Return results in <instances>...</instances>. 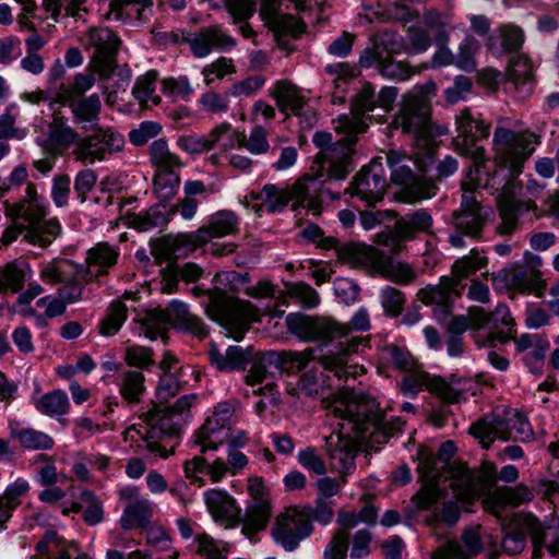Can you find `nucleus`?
Masks as SVG:
<instances>
[{
    "mask_svg": "<svg viewBox=\"0 0 559 559\" xmlns=\"http://www.w3.org/2000/svg\"><path fill=\"white\" fill-rule=\"evenodd\" d=\"M436 93V84L427 82L404 94L394 116L392 128L409 134L415 140L414 156L391 151L386 160L391 168L393 182L402 186L400 200L416 203L436 194V185L424 175L433 163L436 138L448 133L444 126H435L430 118V99Z\"/></svg>",
    "mask_w": 559,
    "mask_h": 559,
    "instance_id": "f257e3e1",
    "label": "nucleus"
},
{
    "mask_svg": "<svg viewBox=\"0 0 559 559\" xmlns=\"http://www.w3.org/2000/svg\"><path fill=\"white\" fill-rule=\"evenodd\" d=\"M328 407L342 423L337 433L325 438L326 452L332 468L342 475V483H345V476L355 466L359 443L368 435L377 432H382L385 437L393 436L403 423L400 419L388 423L378 413L374 400L348 390L342 391Z\"/></svg>",
    "mask_w": 559,
    "mask_h": 559,
    "instance_id": "f03ea898",
    "label": "nucleus"
},
{
    "mask_svg": "<svg viewBox=\"0 0 559 559\" xmlns=\"http://www.w3.org/2000/svg\"><path fill=\"white\" fill-rule=\"evenodd\" d=\"M455 453V445L451 441L441 444L438 456L424 448L417 454L419 478L421 488L414 497L419 509H427L439 497V483L442 478L451 480L453 498L462 502H472L488 490L496 481V468L485 463L479 471L468 469L464 464H450Z\"/></svg>",
    "mask_w": 559,
    "mask_h": 559,
    "instance_id": "7ed1b4c3",
    "label": "nucleus"
},
{
    "mask_svg": "<svg viewBox=\"0 0 559 559\" xmlns=\"http://www.w3.org/2000/svg\"><path fill=\"white\" fill-rule=\"evenodd\" d=\"M493 160L497 173L507 170L508 181L500 193L498 204L501 216L499 231L511 234L516 226V210L520 202L516 195L522 187L515 181L523 170L525 160L533 154L537 138L531 132H514L510 129L498 127L493 133Z\"/></svg>",
    "mask_w": 559,
    "mask_h": 559,
    "instance_id": "20e7f679",
    "label": "nucleus"
},
{
    "mask_svg": "<svg viewBox=\"0 0 559 559\" xmlns=\"http://www.w3.org/2000/svg\"><path fill=\"white\" fill-rule=\"evenodd\" d=\"M195 401V394H187L179 397L171 407L148 411L140 416L139 423L126 429L124 440L138 449H145L163 459L168 457L174 453L175 438L179 433L174 416L188 413Z\"/></svg>",
    "mask_w": 559,
    "mask_h": 559,
    "instance_id": "39448f33",
    "label": "nucleus"
},
{
    "mask_svg": "<svg viewBox=\"0 0 559 559\" xmlns=\"http://www.w3.org/2000/svg\"><path fill=\"white\" fill-rule=\"evenodd\" d=\"M7 214L13 222L1 239L5 246L22 235L28 243L46 247L56 239L61 229L57 219H45L47 214L45 200L37 194L32 183L27 185L22 201L8 206Z\"/></svg>",
    "mask_w": 559,
    "mask_h": 559,
    "instance_id": "423d86ee",
    "label": "nucleus"
},
{
    "mask_svg": "<svg viewBox=\"0 0 559 559\" xmlns=\"http://www.w3.org/2000/svg\"><path fill=\"white\" fill-rule=\"evenodd\" d=\"M526 535L531 536L533 559H540L546 549L551 556L559 551V531L544 527L531 513L514 514L512 521L503 527L501 546L507 555L515 556L526 547Z\"/></svg>",
    "mask_w": 559,
    "mask_h": 559,
    "instance_id": "0eeeda50",
    "label": "nucleus"
},
{
    "mask_svg": "<svg viewBox=\"0 0 559 559\" xmlns=\"http://www.w3.org/2000/svg\"><path fill=\"white\" fill-rule=\"evenodd\" d=\"M318 186L317 179L310 176H305L287 187L267 183L259 194L251 195L252 200H260V204L253 205V211L259 215L264 211L277 213L292 203L293 210L302 207L318 215L321 209Z\"/></svg>",
    "mask_w": 559,
    "mask_h": 559,
    "instance_id": "6e6552de",
    "label": "nucleus"
},
{
    "mask_svg": "<svg viewBox=\"0 0 559 559\" xmlns=\"http://www.w3.org/2000/svg\"><path fill=\"white\" fill-rule=\"evenodd\" d=\"M288 330L306 341H332L346 336L350 331H367L370 328L369 313L358 309L348 324H341L331 318L308 317L290 313L286 318Z\"/></svg>",
    "mask_w": 559,
    "mask_h": 559,
    "instance_id": "1a4fd4ad",
    "label": "nucleus"
},
{
    "mask_svg": "<svg viewBox=\"0 0 559 559\" xmlns=\"http://www.w3.org/2000/svg\"><path fill=\"white\" fill-rule=\"evenodd\" d=\"M206 313L222 325L228 336L239 341L251 322L259 321L258 309L249 301L227 296L223 290L209 292Z\"/></svg>",
    "mask_w": 559,
    "mask_h": 559,
    "instance_id": "9d476101",
    "label": "nucleus"
},
{
    "mask_svg": "<svg viewBox=\"0 0 559 559\" xmlns=\"http://www.w3.org/2000/svg\"><path fill=\"white\" fill-rule=\"evenodd\" d=\"M469 432L479 440L483 448H489L493 440L527 441L533 436V430L527 419L514 412L508 413L506 417L487 415L473 424Z\"/></svg>",
    "mask_w": 559,
    "mask_h": 559,
    "instance_id": "9b49d317",
    "label": "nucleus"
},
{
    "mask_svg": "<svg viewBox=\"0 0 559 559\" xmlns=\"http://www.w3.org/2000/svg\"><path fill=\"white\" fill-rule=\"evenodd\" d=\"M170 325L188 331L199 338L207 334L202 320L192 314L185 304L176 300L171 301L167 308L147 311L143 319L144 334L151 340L162 336Z\"/></svg>",
    "mask_w": 559,
    "mask_h": 559,
    "instance_id": "f8f14e48",
    "label": "nucleus"
},
{
    "mask_svg": "<svg viewBox=\"0 0 559 559\" xmlns=\"http://www.w3.org/2000/svg\"><path fill=\"white\" fill-rule=\"evenodd\" d=\"M249 464L248 457L234 448H228L227 457L194 456L185 462V475L191 483L200 487L204 485L201 474L209 477L212 483H221L227 475L235 476L241 473Z\"/></svg>",
    "mask_w": 559,
    "mask_h": 559,
    "instance_id": "ddd939ff",
    "label": "nucleus"
},
{
    "mask_svg": "<svg viewBox=\"0 0 559 559\" xmlns=\"http://www.w3.org/2000/svg\"><path fill=\"white\" fill-rule=\"evenodd\" d=\"M334 129L338 133H344V136L334 144H331L330 133L317 132L313 135V143L320 148L316 160L322 168L326 166L331 178L344 179L350 171L349 155L357 133L349 130H337L336 120Z\"/></svg>",
    "mask_w": 559,
    "mask_h": 559,
    "instance_id": "4468645a",
    "label": "nucleus"
},
{
    "mask_svg": "<svg viewBox=\"0 0 559 559\" xmlns=\"http://www.w3.org/2000/svg\"><path fill=\"white\" fill-rule=\"evenodd\" d=\"M126 141L121 133L110 127H94L91 133L81 138L72 151L76 162L94 165L121 152Z\"/></svg>",
    "mask_w": 559,
    "mask_h": 559,
    "instance_id": "2eb2a0df",
    "label": "nucleus"
},
{
    "mask_svg": "<svg viewBox=\"0 0 559 559\" xmlns=\"http://www.w3.org/2000/svg\"><path fill=\"white\" fill-rule=\"evenodd\" d=\"M86 50H93L88 69L103 78L109 76L116 67V53L120 40L108 27H91L80 37Z\"/></svg>",
    "mask_w": 559,
    "mask_h": 559,
    "instance_id": "dca6fc26",
    "label": "nucleus"
},
{
    "mask_svg": "<svg viewBox=\"0 0 559 559\" xmlns=\"http://www.w3.org/2000/svg\"><path fill=\"white\" fill-rule=\"evenodd\" d=\"M457 135L453 139V147L459 154L472 158L475 163V173L478 165L486 160L485 150L477 145V141L489 135L490 124L474 117L468 108L462 109L455 117Z\"/></svg>",
    "mask_w": 559,
    "mask_h": 559,
    "instance_id": "f3484780",
    "label": "nucleus"
},
{
    "mask_svg": "<svg viewBox=\"0 0 559 559\" xmlns=\"http://www.w3.org/2000/svg\"><path fill=\"white\" fill-rule=\"evenodd\" d=\"M311 532L312 524L308 513L295 507L287 508L281 513L272 528L275 543L286 551L295 550Z\"/></svg>",
    "mask_w": 559,
    "mask_h": 559,
    "instance_id": "a211bd4d",
    "label": "nucleus"
},
{
    "mask_svg": "<svg viewBox=\"0 0 559 559\" xmlns=\"http://www.w3.org/2000/svg\"><path fill=\"white\" fill-rule=\"evenodd\" d=\"M234 420V408L229 403H221L211 417L195 432V443L201 452L216 450L230 439V427Z\"/></svg>",
    "mask_w": 559,
    "mask_h": 559,
    "instance_id": "6ab92c4d",
    "label": "nucleus"
},
{
    "mask_svg": "<svg viewBox=\"0 0 559 559\" xmlns=\"http://www.w3.org/2000/svg\"><path fill=\"white\" fill-rule=\"evenodd\" d=\"M238 216L228 210H223L211 215L207 225L200 227L194 233L181 234L177 242L195 250L210 242L213 238H221L238 231Z\"/></svg>",
    "mask_w": 559,
    "mask_h": 559,
    "instance_id": "aec40b11",
    "label": "nucleus"
},
{
    "mask_svg": "<svg viewBox=\"0 0 559 559\" xmlns=\"http://www.w3.org/2000/svg\"><path fill=\"white\" fill-rule=\"evenodd\" d=\"M368 346L369 338L361 336L352 337L345 342H341L334 352L323 356L321 364L338 379L356 378L365 372V368L357 364L350 365L349 357L353 354H358Z\"/></svg>",
    "mask_w": 559,
    "mask_h": 559,
    "instance_id": "412c9836",
    "label": "nucleus"
},
{
    "mask_svg": "<svg viewBox=\"0 0 559 559\" xmlns=\"http://www.w3.org/2000/svg\"><path fill=\"white\" fill-rule=\"evenodd\" d=\"M401 390L406 395H416L423 389L440 397L444 403H456L462 395L461 391L447 383L439 377H430L427 372L417 368L406 371Z\"/></svg>",
    "mask_w": 559,
    "mask_h": 559,
    "instance_id": "4be33fe9",
    "label": "nucleus"
},
{
    "mask_svg": "<svg viewBox=\"0 0 559 559\" xmlns=\"http://www.w3.org/2000/svg\"><path fill=\"white\" fill-rule=\"evenodd\" d=\"M377 106L374 87L365 83L356 95L350 112L341 115L336 119L337 130H349L350 132H365L372 116L369 115Z\"/></svg>",
    "mask_w": 559,
    "mask_h": 559,
    "instance_id": "5701e85b",
    "label": "nucleus"
},
{
    "mask_svg": "<svg viewBox=\"0 0 559 559\" xmlns=\"http://www.w3.org/2000/svg\"><path fill=\"white\" fill-rule=\"evenodd\" d=\"M386 188L384 169L382 164L372 160L367 167H364L355 177L352 185L353 195L358 197L368 205H373L381 201Z\"/></svg>",
    "mask_w": 559,
    "mask_h": 559,
    "instance_id": "b1692460",
    "label": "nucleus"
},
{
    "mask_svg": "<svg viewBox=\"0 0 559 559\" xmlns=\"http://www.w3.org/2000/svg\"><path fill=\"white\" fill-rule=\"evenodd\" d=\"M540 263V258H537L533 266L513 265L502 270L498 276L506 282L509 288L521 294H534L540 298L544 296L546 287L540 271L536 269Z\"/></svg>",
    "mask_w": 559,
    "mask_h": 559,
    "instance_id": "393cba45",
    "label": "nucleus"
},
{
    "mask_svg": "<svg viewBox=\"0 0 559 559\" xmlns=\"http://www.w3.org/2000/svg\"><path fill=\"white\" fill-rule=\"evenodd\" d=\"M120 251L108 242H98L86 254V267H76V278L83 282H92L106 275L117 264Z\"/></svg>",
    "mask_w": 559,
    "mask_h": 559,
    "instance_id": "a878e982",
    "label": "nucleus"
},
{
    "mask_svg": "<svg viewBox=\"0 0 559 559\" xmlns=\"http://www.w3.org/2000/svg\"><path fill=\"white\" fill-rule=\"evenodd\" d=\"M461 540L465 548L464 550L459 543L450 542L436 550L432 559H471L479 555L486 544L489 546L495 545L490 535L483 536L479 526L466 528L461 536Z\"/></svg>",
    "mask_w": 559,
    "mask_h": 559,
    "instance_id": "bb28decb",
    "label": "nucleus"
},
{
    "mask_svg": "<svg viewBox=\"0 0 559 559\" xmlns=\"http://www.w3.org/2000/svg\"><path fill=\"white\" fill-rule=\"evenodd\" d=\"M472 174L473 170L468 174L469 179L462 183V204L460 212L454 215V225L462 234L474 237L480 231L483 216L473 192L476 185L473 182Z\"/></svg>",
    "mask_w": 559,
    "mask_h": 559,
    "instance_id": "cd10ccee",
    "label": "nucleus"
},
{
    "mask_svg": "<svg viewBox=\"0 0 559 559\" xmlns=\"http://www.w3.org/2000/svg\"><path fill=\"white\" fill-rule=\"evenodd\" d=\"M533 491L525 485L501 487L490 492L484 500L486 511L501 519L507 508H515L533 499Z\"/></svg>",
    "mask_w": 559,
    "mask_h": 559,
    "instance_id": "c85d7f7f",
    "label": "nucleus"
},
{
    "mask_svg": "<svg viewBox=\"0 0 559 559\" xmlns=\"http://www.w3.org/2000/svg\"><path fill=\"white\" fill-rule=\"evenodd\" d=\"M120 497L127 500V506L120 519L126 530L147 524L153 515V504L150 500L139 496L135 487H126L120 490Z\"/></svg>",
    "mask_w": 559,
    "mask_h": 559,
    "instance_id": "c756f323",
    "label": "nucleus"
},
{
    "mask_svg": "<svg viewBox=\"0 0 559 559\" xmlns=\"http://www.w3.org/2000/svg\"><path fill=\"white\" fill-rule=\"evenodd\" d=\"M206 508L216 522L234 526L240 522V508L236 500L225 490L210 489L203 495Z\"/></svg>",
    "mask_w": 559,
    "mask_h": 559,
    "instance_id": "7c9ffc66",
    "label": "nucleus"
},
{
    "mask_svg": "<svg viewBox=\"0 0 559 559\" xmlns=\"http://www.w3.org/2000/svg\"><path fill=\"white\" fill-rule=\"evenodd\" d=\"M260 16L276 34L298 36L305 31V23L293 15L280 12V0H262Z\"/></svg>",
    "mask_w": 559,
    "mask_h": 559,
    "instance_id": "2f4dec72",
    "label": "nucleus"
},
{
    "mask_svg": "<svg viewBox=\"0 0 559 559\" xmlns=\"http://www.w3.org/2000/svg\"><path fill=\"white\" fill-rule=\"evenodd\" d=\"M187 41L197 58L209 56L213 48L226 49L235 46L234 38L218 26L203 28L199 33L192 34Z\"/></svg>",
    "mask_w": 559,
    "mask_h": 559,
    "instance_id": "473e14b6",
    "label": "nucleus"
},
{
    "mask_svg": "<svg viewBox=\"0 0 559 559\" xmlns=\"http://www.w3.org/2000/svg\"><path fill=\"white\" fill-rule=\"evenodd\" d=\"M66 105L70 107L74 122L82 130L100 127L98 120L102 110V102L97 94L67 102Z\"/></svg>",
    "mask_w": 559,
    "mask_h": 559,
    "instance_id": "72a5a7b5",
    "label": "nucleus"
},
{
    "mask_svg": "<svg viewBox=\"0 0 559 559\" xmlns=\"http://www.w3.org/2000/svg\"><path fill=\"white\" fill-rule=\"evenodd\" d=\"M210 359L219 371L229 372L245 370L252 361V354L249 349H245L241 346H229L224 353L212 346Z\"/></svg>",
    "mask_w": 559,
    "mask_h": 559,
    "instance_id": "f704fd0d",
    "label": "nucleus"
},
{
    "mask_svg": "<svg viewBox=\"0 0 559 559\" xmlns=\"http://www.w3.org/2000/svg\"><path fill=\"white\" fill-rule=\"evenodd\" d=\"M252 366L249 373L246 376V383L248 385H255L263 381L273 380L282 374V359L281 355L269 352L262 354L259 358H252Z\"/></svg>",
    "mask_w": 559,
    "mask_h": 559,
    "instance_id": "c9c22d12",
    "label": "nucleus"
},
{
    "mask_svg": "<svg viewBox=\"0 0 559 559\" xmlns=\"http://www.w3.org/2000/svg\"><path fill=\"white\" fill-rule=\"evenodd\" d=\"M207 2L213 9H225L234 23H241L239 31L245 38L253 36L252 27L248 23H242L255 11V3L252 0H207Z\"/></svg>",
    "mask_w": 559,
    "mask_h": 559,
    "instance_id": "e433bc0d",
    "label": "nucleus"
},
{
    "mask_svg": "<svg viewBox=\"0 0 559 559\" xmlns=\"http://www.w3.org/2000/svg\"><path fill=\"white\" fill-rule=\"evenodd\" d=\"M271 95L275 98L282 111H292L294 115H301L306 106L305 96L287 80H280L274 84Z\"/></svg>",
    "mask_w": 559,
    "mask_h": 559,
    "instance_id": "4c0bfd02",
    "label": "nucleus"
},
{
    "mask_svg": "<svg viewBox=\"0 0 559 559\" xmlns=\"http://www.w3.org/2000/svg\"><path fill=\"white\" fill-rule=\"evenodd\" d=\"M29 488V483L23 478H17L7 486L4 492L0 496V530L7 527L13 511L21 504L22 498L28 493Z\"/></svg>",
    "mask_w": 559,
    "mask_h": 559,
    "instance_id": "58836bf2",
    "label": "nucleus"
},
{
    "mask_svg": "<svg viewBox=\"0 0 559 559\" xmlns=\"http://www.w3.org/2000/svg\"><path fill=\"white\" fill-rule=\"evenodd\" d=\"M454 280L442 276L438 285L427 286L419 290L418 298L426 305H440L447 307L453 297H460L462 292L456 287Z\"/></svg>",
    "mask_w": 559,
    "mask_h": 559,
    "instance_id": "ea45409f",
    "label": "nucleus"
},
{
    "mask_svg": "<svg viewBox=\"0 0 559 559\" xmlns=\"http://www.w3.org/2000/svg\"><path fill=\"white\" fill-rule=\"evenodd\" d=\"M94 84L95 75L93 73H76L71 84H61L59 86L55 98L50 102V107L56 104L64 106L67 102L83 98L84 94L90 91Z\"/></svg>",
    "mask_w": 559,
    "mask_h": 559,
    "instance_id": "a19ab883",
    "label": "nucleus"
},
{
    "mask_svg": "<svg viewBox=\"0 0 559 559\" xmlns=\"http://www.w3.org/2000/svg\"><path fill=\"white\" fill-rule=\"evenodd\" d=\"M48 139L56 147L68 148L79 142L80 134L68 124V120L60 110L53 111L48 126Z\"/></svg>",
    "mask_w": 559,
    "mask_h": 559,
    "instance_id": "79ce46f5",
    "label": "nucleus"
},
{
    "mask_svg": "<svg viewBox=\"0 0 559 559\" xmlns=\"http://www.w3.org/2000/svg\"><path fill=\"white\" fill-rule=\"evenodd\" d=\"M381 252L370 246L349 245L340 251V258L353 267L372 266L381 263Z\"/></svg>",
    "mask_w": 559,
    "mask_h": 559,
    "instance_id": "37998d69",
    "label": "nucleus"
},
{
    "mask_svg": "<svg viewBox=\"0 0 559 559\" xmlns=\"http://www.w3.org/2000/svg\"><path fill=\"white\" fill-rule=\"evenodd\" d=\"M35 408L49 417H59L68 414L70 402L62 390H53L38 397L33 399Z\"/></svg>",
    "mask_w": 559,
    "mask_h": 559,
    "instance_id": "c03bdc74",
    "label": "nucleus"
},
{
    "mask_svg": "<svg viewBox=\"0 0 559 559\" xmlns=\"http://www.w3.org/2000/svg\"><path fill=\"white\" fill-rule=\"evenodd\" d=\"M119 393L124 401L131 404L139 403L145 393V376L138 370H126L118 382Z\"/></svg>",
    "mask_w": 559,
    "mask_h": 559,
    "instance_id": "a18cd8bd",
    "label": "nucleus"
},
{
    "mask_svg": "<svg viewBox=\"0 0 559 559\" xmlns=\"http://www.w3.org/2000/svg\"><path fill=\"white\" fill-rule=\"evenodd\" d=\"M486 264L487 258L481 257L477 250L473 249L468 255L457 259L453 263L449 278L454 280V284H456V287L462 292L464 289V285L461 284L462 281L483 269Z\"/></svg>",
    "mask_w": 559,
    "mask_h": 559,
    "instance_id": "49530a36",
    "label": "nucleus"
},
{
    "mask_svg": "<svg viewBox=\"0 0 559 559\" xmlns=\"http://www.w3.org/2000/svg\"><path fill=\"white\" fill-rule=\"evenodd\" d=\"M432 226L431 215L418 210L396 221L397 233L406 239H413L416 233H430Z\"/></svg>",
    "mask_w": 559,
    "mask_h": 559,
    "instance_id": "de8ad7c7",
    "label": "nucleus"
},
{
    "mask_svg": "<svg viewBox=\"0 0 559 559\" xmlns=\"http://www.w3.org/2000/svg\"><path fill=\"white\" fill-rule=\"evenodd\" d=\"M31 276L32 271L27 264L8 263L0 269V292H19Z\"/></svg>",
    "mask_w": 559,
    "mask_h": 559,
    "instance_id": "09e8293b",
    "label": "nucleus"
},
{
    "mask_svg": "<svg viewBox=\"0 0 559 559\" xmlns=\"http://www.w3.org/2000/svg\"><path fill=\"white\" fill-rule=\"evenodd\" d=\"M270 503L267 500H255L247 508L243 516V532L254 534L266 526L270 519Z\"/></svg>",
    "mask_w": 559,
    "mask_h": 559,
    "instance_id": "8fccbe9b",
    "label": "nucleus"
},
{
    "mask_svg": "<svg viewBox=\"0 0 559 559\" xmlns=\"http://www.w3.org/2000/svg\"><path fill=\"white\" fill-rule=\"evenodd\" d=\"M538 337L539 335L537 334H522L520 337H515L513 330H510L509 332L498 331L489 332L486 340L481 338L480 335H477L476 344L478 347H484L487 345H495L496 343L506 344L510 340H513L516 350L522 353L531 348Z\"/></svg>",
    "mask_w": 559,
    "mask_h": 559,
    "instance_id": "3c124183",
    "label": "nucleus"
},
{
    "mask_svg": "<svg viewBox=\"0 0 559 559\" xmlns=\"http://www.w3.org/2000/svg\"><path fill=\"white\" fill-rule=\"evenodd\" d=\"M207 139L211 150L218 146L227 151L234 148L236 145L240 146L245 140V135L234 130L229 122L224 121L210 131Z\"/></svg>",
    "mask_w": 559,
    "mask_h": 559,
    "instance_id": "603ef678",
    "label": "nucleus"
},
{
    "mask_svg": "<svg viewBox=\"0 0 559 559\" xmlns=\"http://www.w3.org/2000/svg\"><path fill=\"white\" fill-rule=\"evenodd\" d=\"M150 157L156 170H175L183 166L181 159L170 152L165 140H156L151 144Z\"/></svg>",
    "mask_w": 559,
    "mask_h": 559,
    "instance_id": "864d4df0",
    "label": "nucleus"
},
{
    "mask_svg": "<svg viewBox=\"0 0 559 559\" xmlns=\"http://www.w3.org/2000/svg\"><path fill=\"white\" fill-rule=\"evenodd\" d=\"M127 320V307L120 300L112 301L107 308L105 317L98 324V331L103 336H112Z\"/></svg>",
    "mask_w": 559,
    "mask_h": 559,
    "instance_id": "5fc2aeb1",
    "label": "nucleus"
},
{
    "mask_svg": "<svg viewBox=\"0 0 559 559\" xmlns=\"http://www.w3.org/2000/svg\"><path fill=\"white\" fill-rule=\"evenodd\" d=\"M180 185V177L176 170H156L154 177V192L160 201H169L175 197Z\"/></svg>",
    "mask_w": 559,
    "mask_h": 559,
    "instance_id": "6e6d98bb",
    "label": "nucleus"
},
{
    "mask_svg": "<svg viewBox=\"0 0 559 559\" xmlns=\"http://www.w3.org/2000/svg\"><path fill=\"white\" fill-rule=\"evenodd\" d=\"M508 79L515 88L525 87L533 79V66L525 56H518L510 62Z\"/></svg>",
    "mask_w": 559,
    "mask_h": 559,
    "instance_id": "4d7b16f0",
    "label": "nucleus"
},
{
    "mask_svg": "<svg viewBox=\"0 0 559 559\" xmlns=\"http://www.w3.org/2000/svg\"><path fill=\"white\" fill-rule=\"evenodd\" d=\"M156 73L147 72L146 74L140 76L133 87L134 97L144 106H147L148 103L153 105H157L160 102V98L155 95V83H156Z\"/></svg>",
    "mask_w": 559,
    "mask_h": 559,
    "instance_id": "13d9d810",
    "label": "nucleus"
},
{
    "mask_svg": "<svg viewBox=\"0 0 559 559\" xmlns=\"http://www.w3.org/2000/svg\"><path fill=\"white\" fill-rule=\"evenodd\" d=\"M377 267L381 271L385 278L397 284H409L416 277V274L411 265L403 262L383 263L381 260L380 265Z\"/></svg>",
    "mask_w": 559,
    "mask_h": 559,
    "instance_id": "bf43d9fd",
    "label": "nucleus"
},
{
    "mask_svg": "<svg viewBox=\"0 0 559 559\" xmlns=\"http://www.w3.org/2000/svg\"><path fill=\"white\" fill-rule=\"evenodd\" d=\"M76 267L78 266L70 261H50L41 265L39 277L45 283L55 285L63 282L66 280V274L72 269L76 271ZM75 281L79 280L75 277Z\"/></svg>",
    "mask_w": 559,
    "mask_h": 559,
    "instance_id": "052dcab7",
    "label": "nucleus"
},
{
    "mask_svg": "<svg viewBox=\"0 0 559 559\" xmlns=\"http://www.w3.org/2000/svg\"><path fill=\"white\" fill-rule=\"evenodd\" d=\"M194 551L204 557V559H227L224 552L226 551L225 544L217 542L206 534H200L195 537Z\"/></svg>",
    "mask_w": 559,
    "mask_h": 559,
    "instance_id": "680f3d73",
    "label": "nucleus"
},
{
    "mask_svg": "<svg viewBox=\"0 0 559 559\" xmlns=\"http://www.w3.org/2000/svg\"><path fill=\"white\" fill-rule=\"evenodd\" d=\"M74 547L75 545L71 543L67 548H64L57 533L48 532L45 535V538L37 544L36 548L39 554H59L56 559H71L73 555L71 549Z\"/></svg>",
    "mask_w": 559,
    "mask_h": 559,
    "instance_id": "e2e57ef3",
    "label": "nucleus"
},
{
    "mask_svg": "<svg viewBox=\"0 0 559 559\" xmlns=\"http://www.w3.org/2000/svg\"><path fill=\"white\" fill-rule=\"evenodd\" d=\"M286 293L307 308H313L320 302L318 292L302 282L286 285Z\"/></svg>",
    "mask_w": 559,
    "mask_h": 559,
    "instance_id": "0e129e2a",
    "label": "nucleus"
},
{
    "mask_svg": "<svg viewBox=\"0 0 559 559\" xmlns=\"http://www.w3.org/2000/svg\"><path fill=\"white\" fill-rule=\"evenodd\" d=\"M383 358L402 371H412L416 366L415 358L404 348L395 345L386 346L383 349Z\"/></svg>",
    "mask_w": 559,
    "mask_h": 559,
    "instance_id": "69168bd1",
    "label": "nucleus"
},
{
    "mask_svg": "<svg viewBox=\"0 0 559 559\" xmlns=\"http://www.w3.org/2000/svg\"><path fill=\"white\" fill-rule=\"evenodd\" d=\"M236 72L231 59L224 57L218 58L216 61L207 64L202 70V75L206 85L213 84L216 80H223L228 74Z\"/></svg>",
    "mask_w": 559,
    "mask_h": 559,
    "instance_id": "338daca9",
    "label": "nucleus"
},
{
    "mask_svg": "<svg viewBox=\"0 0 559 559\" xmlns=\"http://www.w3.org/2000/svg\"><path fill=\"white\" fill-rule=\"evenodd\" d=\"M181 377L182 373L178 372H165L160 374L156 389V395L160 402L168 401L181 390Z\"/></svg>",
    "mask_w": 559,
    "mask_h": 559,
    "instance_id": "774afa93",
    "label": "nucleus"
}]
</instances>
